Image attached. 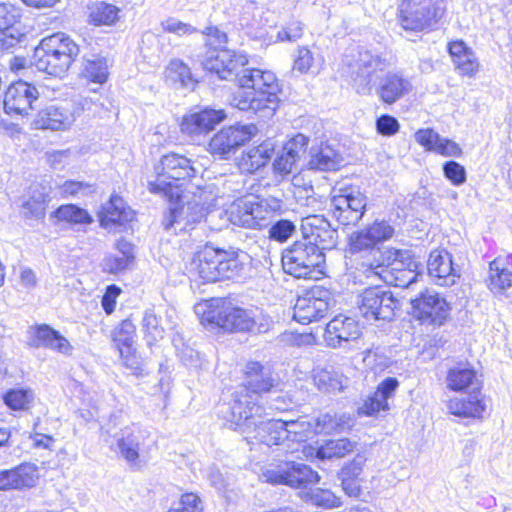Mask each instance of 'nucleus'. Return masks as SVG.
<instances>
[{
  "label": "nucleus",
  "mask_w": 512,
  "mask_h": 512,
  "mask_svg": "<svg viewBox=\"0 0 512 512\" xmlns=\"http://www.w3.org/2000/svg\"><path fill=\"white\" fill-rule=\"evenodd\" d=\"M199 38L209 55L203 60V68L221 80L234 81L241 88L252 89L245 95H237L232 106L241 111H251L261 118H270L279 105L281 88L275 74L257 68L246 67V54L229 49H220L227 42V36L217 27H208L200 32Z\"/></svg>",
  "instance_id": "nucleus-1"
},
{
  "label": "nucleus",
  "mask_w": 512,
  "mask_h": 512,
  "mask_svg": "<svg viewBox=\"0 0 512 512\" xmlns=\"http://www.w3.org/2000/svg\"><path fill=\"white\" fill-rule=\"evenodd\" d=\"M446 388L463 393L466 397H453L447 402L448 411L457 417L481 418L486 410L485 397L482 393V381L477 371L469 363H457L450 367L445 378Z\"/></svg>",
  "instance_id": "nucleus-2"
},
{
  "label": "nucleus",
  "mask_w": 512,
  "mask_h": 512,
  "mask_svg": "<svg viewBox=\"0 0 512 512\" xmlns=\"http://www.w3.org/2000/svg\"><path fill=\"white\" fill-rule=\"evenodd\" d=\"M195 313L200 323L208 330L224 332H252L256 326V315L251 309H244L222 299H211L197 304Z\"/></svg>",
  "instance_id": "nucleus-3"
},
{
  "label": "nucleus",
  "mask_w": 512,
  "mask_h": 512,
  "mask_svg": "<svg viewBox=\"0 0 512 512\" xmlns=\"http://www.w3.org/2000/svg\"><path fill=\"white\" fill-rule=\"evenodd\" d=\"M79 53L78 44L65 33L58 32L41 40L34 50L32 63L40 72L62 77Z\"/></svg>",
  "instance_id": "nucleus-4"
},
{
  "label": "nucleus",
  "mask_w": 512,
  "mask_h": 512,
  "mask_svg": "<svg viewBox=\"0 0 512 512\" xmlns=\"http://www.w3.org/2000/svg\"><path fill=\"white\" fill-rule=\"evenodd\" d=\"M285 273L303 279H319L324 275L326 257L316 244L297 240L282 252Z\"/></svg>",
  "instance_id": "nucleus-5"
},
{
  "label": "nucleus",
  "mask_w": 512,
  "mask_h": 512,
  "mask_svg": "<svg viewBox=\"0 0 512 512\" xmlns=\"http://www.w3.org/2000/svg\"><path fill=\"white\" fill-rule=\"evenodd\" d=\"M283 203L276 197L249 195L236 199L227 211L230 222L234 225L261 229L266 227L269 219L282 210Z\"/></svg>",
  "instance_id": "nucleus-6"
},
{
  "label": "nucleus",
  "mask_w": 512,
  "mask_h": 512,
  "mask_svg": "<svg viewBox=\"0 0 512 512\" xmlns=\"http://www.w3.org/2000/svg\"><path fill=\"white\" fill-rule=\"evenodd\" d=\"M343 61L350 68L356 90L361 95H370L378 79L377 73L390 66L385 57L364 46L350 49Z\"/></svg>",
  "instance_id": "nucleus-7"
},
{
  "label": "nucleus",
  "mask_w": 512,
  "mask_h": 512,
  "mask_svg": "<svg viewBox=\"0 0 512 512\" xmlns=\"http://www.w3.org/2000/svg\"><path fill=\"white\" fill-rule=\"evenodd\" d=\"M218 413L231 429L246 436L251 434L256 420L262 417L264 408L258 404L254 395L247 393L246 388H237L229 402L219 405Z\"/></svg>",
  "instance_id": "nucleus-8"
},
{
  "label": "nucleus",
  "mask_w": 512,
  "mask_h": 512,
  "mask_svg": "<svg viewBox=\"0 0 512 512\" xmlns=\"http://www.w3.org/2000/svg\"><path fill=\"white\" fill-rule=\"evenodd\" d=\"M150 432L138 425L126 426L114 433L102 427L100 437L110 450L119 454L130 465L137 464L141 453H144L152 442Z\"/></svg>",
  "instance_id": "nucleus-9"
},
{
  "label": "nucleus",
  "mask_w": 512,
  "mask_h": 512,
  "mask_svg": "<svg viewBox=\"0 0 512 512\" xmlns=\"http://www.w3.org/2000/svg\"><path fill=\"white\" fill-rule=\"evenodd\" d=\"M194 265H196L199 277L205 282L233 278L242 269L236 258L231 257L226 251L208 244L196 251Z\"/></svg>",
  "instance_id": "nucleus-10"
},
{
  "label": "nucleus",
  "mask_w": 512,
  "mask_h": 512,
  "mask_svg": "<svg viewBox=\"0 0 512 512\" xmlns=\"http://www.w3.org/2000/svg\"><path fill=\"white\" fill-rule=\"evenodd\" d=\"M259 477L263 482L292 488H304L320 480L318 473L311 467L293 460L271 463L261 469Z\"/></svg>",
  "instance_id": "nucleus-11"
},
{
  "label": "nucleus",
  "mask_w": 512,
  "mask_h": 512,
  "mask_svg": "<svg viewBox=\"0 0 512 512\" xmlns=\"http://www.w3.org/2000/svg\"><path fill=\"white\" fill-rule=\"evenodd\" d=\"M445 10V0H404L400 10L401 26L413 31L433 28Z\"/></svg>",
  "instance_id": "nucleus-12"
},
{
  "label": "nucleus",
  "mask_w": 512,
  "mask_h": 512,
  "mask_svg": "<svg viewBox=\"0 0 512 512\" xmlns=\"http://www.w3.org/2000/svg\"><path fill=\"white\" fill-rule=\"evenodd\" d=\"M412 317L421 325L440 327L448 320L451 306L446 298L433 289H425L410 300Z\"/></svg>",
  "instance_id": "nucleus-13"
},
{
  "label": "nucleus",
  "mask_w": 512,
  "mask_h": 512,
  "mask_svg": "<svg viewBox=\"0 0 512 512\" xmlns=\"http://www.w3.org/2000/svg\"><path fill=\"white\" fill-rule=\"evenodd\" d=\"M358 307L361 315L368 321H391L401 304L390 290L376 286L367 288L360 294Z\"/></svg>",
  "instance_id": "nucleus-14"
},
{
  "label": "nucleus",
  "mask_w": 512,
  "mask_h": 512,
  "mask_svg": "<svg viewBox=\"0 0 512 512\" xmlns=\"http://www.w3.org/2000/svg\"><path fill=\"white\" fill-rule=\"evenodd\" d=\"M366 200L358 188H342L331 197V211L340 224L356 225L364 215Z\"/></svg>",
  "instance_id": "nucleus-15"
},
{
  "label": "nucleus",
  "mask_w": 512,
  "mask_h": 512,
  "mask_svg": "<svg viewBox=\"0 0 512 512\" xmlns=\"http://www.w3.org/2000/svg\"><path fill=\"white\" fill-rule=\"evenodd\" d=\"M257 133L254 124L235 125L223 128L209 142L212 154L228 158L238 147L244 145Z\"/></svg>",
  "instance_id": "nucleus-16"
},
{
  "label": "nucleus",
  "mask_w": 512,
  "mask_h": 512,
  "mask_svg": "<svg viewBox=\"0 0 512 512\" xmlns=\"http://www.w3.org/2000/svg\"><path fill=\"white\" fill-rule=\"evenodd\" d=\"M37 88L25 81L19 80L12 83L4 94V110L8 115H28L34 109V103L38 101Z\"/></svg>",
  "instance_id": "nucleus-17"
},
{
  "label": "nucleus",
  "mask_w": 512,
  "mask_h": 512,
  "mask_svg": "<svg viewBox=\"0 0 512 512\" xmlns=\"http://www.w3.org/2000/svg\"><path fill=\"white\" fill-rule=\"evenodd\" d=\"M302 239L316 244L321 252L331 250L337 245V230L321 215H311L302 219Z\"/></svg>",
  "instance_id": "nucleus-18"
},
{
  "label": "nucleus",
  "mask_w": 512,
  "mask_h": 512,
  "mask_svg": "<svg viewBox=\"0 0 512 512\" xmlns=\"http://www.w3.org/2000/svg\"><path fill=\"white\" fill-rule=\"evenodd\" d=\"M329 293L313 289L299 297L293 308V318L301 324H309L325 317L329 310Z\"/></svg>",
  "instance_id": "nucleus-19"
},
{
  "label": "nucleus",
  "mask_w": 512,
  "mask_h": 512,
  "mask_svg": "<svg viewBox=\"0 0 512 512\" xmlns=\"http://www.w3.org/2000/svg\"><path fill=\"white\" fill-rule=\"evenodd\" d=\"M394 232V228L389 222L376 220L371 225L351 235L350 250L352 253H357L369 249H377L376 245L391 239Z\"/></svg>",
  "instance_id": "nucleus-20"
},
{
  "label": "nucleus",
  "mask_w": 512,
  "mask_h": 512,
  "mask_svg": "<svg viewBox=\"0 0 512 512\" xmlns=\"http://www.w3.org/2000/svg\"><path fill=\"white\" fill-rule=\"evenodd\" d=\"M360 335L361 330L357 321L347 316L338 315L327 324L324 340L328 346L338 348L358 339Z\"/></svg>",
  "instance_id": "nucleus-21"
},
{
  "label": "nucleus",
  "mask_w": 512,
  "mask_h": 512,
  "mask_svg": "<svg viewBox=\"0 0 512 512\" xmlns=\"http://www.w3.org/2000/svg\"><path fill=\"white\" fill-rule=\"evenodd\" d=\"M38 479V466L24 462L12 469L0 471V491L30 489L36 486Z\"/></svg>",
  "instance_id": "nucleus-22"
},
{
  "label": "nucleus",
  "mask_w": 512,
  "mask_h": 512,
  "mask_svg": "<svg viewBox=\"0 0 512 512\" xmlns=\"http://www.w3.org/2000/svg\"><path fill=\"white\" fill-rule=\"evenodd\" d=\"M284 419H265L264 416L256 420L251 434L246 435L248 443L264 444L267 447L283 445L287 439L285 435Z\"/></svg>",
  "instance_id": "nucleus-23"
},
{
  "label": "nucleus",
  "mask_w": 512,
  "mask_h": 512,
  "mask_svg": "<svg viewBox=\"0 0 512 512\" xmlns=\"http://www.w3.org/2000/svg\"><path fill=\"white\" fill-rule=\"evenodd\" d=\"M20 10L10 3H0V50L6 51L15 47L24 37L17 27Z\"/></svg>",
  "instance_id": "nucleus-24"
},
{
  "label": "nucleus",
  "mask_w": 512,
  "mask_h": 512,
  "mask_svg": "<svg viewBox=\"0 0 512 512\" xmlns=\"http://www.w3.org/2000/svg\"><path fill=\"white\" fill-rule=\"evenodd\" d=\"M427 269L429 276L439 286H451L459 278L452 256L446 250H433L428 258Z\"/></svg>",
  "instance_id": "nucleus-25"
},
{
  "label": "nucleus",
  "mask_w": 512,
  "mask_h": 512,
  "mask_svg": "<svg viewBox=\"0 0 512 512\" xmlns=\"http://www.w3.org/2000/svg\"><path fill=\"white\" fill-rule=\"evenodd\" d=\"M374 88L379 99L391 105L411 92L412 83L401 72H388Z\"/></svg>",
  "instance_id": "nucleus-26"
},
{
  "label": "nucleus",
  "mask_w": 512,
  "mask_h": 512,
  "mask_svg": "<svg viewBox=\"0 0 512 512\" xmlns=\"http://www.w3.org/2000/svg\"><path fill=\"white\" fill-rule=\"evenodd\" d=\"M134 211L126 207L124 200L119 196H111L110 200L103 206L100 213V224L110 231H122V227L133 221Z\"/></svg>",
  "instance_id": "nucleus-27"
},
{
  "label": "nucleus",
  "mask_w": 512,
  "mask_h": 512,
  "mask_svg": "<svg viewBox=\"0 0 512 512\" xmlns=\"http://www.w3.org/2000/svg\"><path fill=\"white\" fill-rule=\"evenodd\" d=\"M398 387L399 381L396 378L384 379L379 383L376 391L358 408V413L365 416H377L381 411H388V399L394 395Z\"/></svg>",
  "instance_id": "nucleus-28"
},
{
  "label": "nucleus",
  "mask_w": 512,
  "mask_h": 512,
  "mask_svg": "<svg viewBox=\"0 0 512 512\" xmlns=\"http://www.w3.org/2000/svg\"><path fill=\"white\" fill-rule=\"evenodd\" d=\"M29 333V345L32 347L50 348L66 355L72 352L69 341L49 325H37L32 327Z\"/></svg>",
  "instance_id": "nucleus-29"
},
{
  "label": "nucleus",
  "mask_w": 512,
  "mask_h": 512,
  "mask_svg": "<svg viewBox=\"0 0 512 512\" xmlns=\"http://www.w3.org/2000/svg\"><path fill=\"white\" fill-rule=\"evenodd\" d=\"M136 327L131 320H123L112 333V339L115 342L123 363L128 368H137L134 352V338Z\"/></svg>",
  "instance_id": "nucleus-30"
},
{
  "label": "nucleus",
  "mask_w": 512,
  "mask_h": 512,
  "mask_svg": "<svg viewBox=\"0 0 512 512\" xmlns=\"http://www.w3.org/2000/svg\"><path fill=\"white\" fill-rule=\"evenodd\" d=\"M270 368L259 362H249L246 366V383L238 388H246L247 393L254 395L258 401L261 393L269 392L275 385Z\"/></svg>",
  "instance_id": "nucleus-31"
},
{
  "label": "nucleus",
  "mask_w": 512,
  "mask_h": 512,
  "mask_svg": "<svg viewBox=\"0 0 512 512\" xmlns=\"http://www.w3.org/2000/svg\"><path fill=\"white\" fill-rule=\"evenodd\" d=\"M274 152V143L271 140L264 141L256 147L249 148L242 154L239 160V168L244 173L253 174L271 160Z\"/></svg>",
  "instance_id": "nucleus-32"
},
{
  "label": "nucleus",
  "mask_w": 512,
  "mask_h": 512,
  "mask_svg": "<svg viewBox=\"0 0 512 512\" xmlns=\"http://www.w3.org/2000/svg\"><path fill=\"white\" fill-rule=\"evenodd\" d=\"M342 161L341 155L331 145L321 144L310 149L307 167L315 171H335Z\"/></svg>",
  "instance_id": "nucleus-33"
},
{
  "label": "nucleus",
  "mask_w": 512,
  "mask_h": 512,
  "mask_svg": "<svg viewBox=\"0 0 512 512\" xmlns=\"http://www.w3.org/2000/svg\"><path fill=\"white\" fill-rule=\"evenodd\" d=\"M73 121L72 114L65 108L49 105L41 109L33 121L36 129L61 130Z\"/></svg>",
  "instance_id": "nucleus-34"
},
{
  "label": "nucleus",
  "mask_w": 512,
  "mask_h": 512,
  "mask_svg": "<svg viewBox=\"0 0 512 512\" xmlns=\"http://www.w3.org/2000/svg\"><path fill=\"white\" fill-rule=\"evenodd\" d=\"M218 197V190L214 183H194V223L205 217L211 207L215 206Z\"/></svg>",
  "instance_id": "nucleus-35"
},
{
  "label": "nucleus",
  "mask_w": 512,
  "mask_h": 512,
  "mask_svg": "<svg viewBox=\"0 0 512 512\" xmlns=\"http://www.w3.org/2000/svg\"><path fill=\"white\" fill-rule=\"evenodd\" d=\"M190 163L188 158L172 153L161 158L160 165L156 170L161 169V175L159 176L161 178L167 175L172 180H181L185 176H189V171L192 170Z\"/></svg>",
  "instance_id": "nucleus-36"
},
{
  "label": "nucleus",
  "mask_w": 512,
  "mask_h": 512,
  "mask_svg": "<svg viewBox=\"0 0 512 512\" xmlns=\"http://www.w3.org/2000/svg\"><path fill=\"white\" fill-rule=\"evenodd\" d=\"M367 254L359 263V270H361L366 277H377L385 282V276L388 275L389 266L386 263L384 250L369 249L366 250Z\"/></svg>",
  "instance_id": "nucleus-37"
},
{
  "label": "nucleus",
  "mask_w": 512,
  "mask_h": 512,
  "mask_svg": "<svg viewBox=\"0 0 512 512\" xmlns=\"http://www.w3.org/2000/svg\"><path fill=\"white\" fill-rule=\"evenodd\" d=\"M82 74L88 80L102 84L106 82L109 72L107 59L100 54L83 56Z\"/></svg>",
  "instance_id": "nucleus-38"
},
{
  "label": "nucleus",
  "mask_w": 512,
  "mask_h": 512,
  "mask_svg": "<svg viewBox=\"0 0 512 512\" xmlns=\"http://www.w3.org/2000/svg\"><path fill=\"white\" fill-rule=\"evenodd\" d=\"M313 381L318 390L331 393L342 391L347 378L334 370L316 368L313 370Z\"/></svg>",
  "instance_id": "nucleus-39"
},
{
  "label": "nucleus",
  "mask_w": 512,
  "mask_h": 512,
  "mask_svg": "<svg viewBox=\"0 0 512 512\" xmlns=\"http://www.w3.org/2000/svg\"><path fill=\"white\" fill-rule=\"evenodd\" d=\"M490 289L502 292L512 286V269L508 268L505 260L497 258L490 262Z\"/></svg>",
  "instance_id": "nucleus-40"
},
{
  "label": "nucleus",
  "mask_w": 512,
  "mask_h": 512,
  "mask_svg": "<svg viewBox=\"0 0 512 512\" xmlns=\"http://www.w3.org/2000/svg\"><path fill=\"white\" fill-rule=\"evenodd\" d=\"M226 118L224 110L204 108L194 112V138L202 133H208Z\"/></svg>",
  "instance_id": "nucleus-41"
},
{
  "label": "nucleus",
  "mask_w": 512,
  "mask_h": 512,
  "mask_svg": "<svg viewBox=\"0 0 512 512\" xmlns=\"http://www.w3.org/2000/svg\"><path fill=\"white\" fill-rule=\"evenodd\" d=\"M356 442L348 438L330 439L325 441L316 451V457L320 460L342 458L354 451Z\"/></svg>",
  "instance_id": "nucleus-42"
},
{
  "label": "nucleus",
  "mask_w": 512,
  "mask_h": 512,
  "mask_svg": "<svg viewBox=\"0 0 512 512\" xmlns=\"http://www.w3.org/2000/svg\"><path fill=\"white\" fill-rule=\"evenodd\" d=\"M192 80L190 67L179 59H173L165 69V82L175 89L186 87Z\"/></svg>",
  "instance_id": "nucleus-43"
},
{
  "label": "nucleus",
  "mask_w": 512,
  "mask_h": 512,
  "mask_svg": "<svg viewBox=\"0 0 512 512\" xmlns=\"http://www.w3.org/2000/svg\"><path fill=\"white\" fill-rule=\"evenodd\" d=\"M285 435L287 441L294 443L305 442L313 433L312 418L307 416L299 417L296 420H285Z\"/></svg>",
  "instance_id": "nucleus-44"
},
{
  "label": "nucleus",
  "mask_w": 512,
  "mask_h": 512,
  "mask_svg": "<svg viewBox=\"0 0 512 512\" xmlns=\"http://www.w3.org/2000/svg\"><path fill=\"white\" fill-rule=\"evenodd\" d=\"M48 201L49 195L45 191L44 187H32L29 199L22 205L24 209V215L26 217H33L36 219L43 218Z\"/></svg>",
  "instance_id": "nucleus-45"
},
{
  "label": "nucleus",
  "mask_w": 512,
  "mask_h": 512,
  "mask_svg": "<svg viewBox=\"0 0 512 512\" xmlns=\"http://www.w3.org/2000/svg\"><path fill=\"white\" fill-rule=\"evenodd\" d=\"M180 180L167 182L164 178L158 177L156 181L149 182V191L154 194L164 195L171 203L180 204L183 197Z\"/></svg>",
  "instance_id": "nucleus-46"
},
{
  "label": "nucleus",
  "mask_w": 512,
  "mask_h": 512,
  "mask_svg": "<svg viewBox=\"0 0 512 512\" xmlns=\"http://www.w3.org/2000/svg\"><path fill=\"white\" fill-rule=\"evenodd\" d=\"M53 214L59 221H64L69 224L85 225L93 222L92 216L85 209L74 204L61 205Z\"/></svg>",
  "instance_id": "nucleus-47"
},
{
  "label": "nucleus",
  "mask_w": 512,
  "mask_h": 512,
  "mask_svg": "<svg viewBox=\"0 0 512 512\" xmlns=\"http://www.w3.org/2000/svg\"><path fill=\"white\" fill-rule=\"evenodd\" d=\"M386 263L389 268L399 270L400 268H418V263L413 252L409 249L387 248L384 250Z\"/></svg>",
  "instance_id": "nucleus-48"
},
{
  "label": "nucleus",
  "mask_w": 512,
  "mask_h": 512,
  "mask_svg": "<svg viewBox=\"0 0 512 512\" xmlns=\"http://www.w3.org/2000/svg\"><path fill=\"white\" fill-rule=\"evenodd\" d=\"M160 321L161 320L156 316L153 310L148 309L145 311L142 320V329L145 340L150 346L164 338L165 329Z\"/></svg>",
  "instance_id": "nucleus-49"
},
{
  "label": "nucleus",
  "mask_w": 512,
  "mask_h": 512,
  "mask_svg": "<svg viewBox=\"0 0 512 512\" xmlns=\"http://www.w3.org/2000/svg\"><path fill=\"white\" fill-rule=\"evenodd\" d=\"M118 8L105 2H97L90 8V21L95 25H110L118 18Z\"/></svg>",
  "instance_id": "nucleus-50"
},
{
  "label": "nucleus",
  "mask_w": 512,
  "mask_h": 512,
  "mask_svg": "<svg viewBox=\"0 0 512 512\" xmlns=\"http://www.w3.org/2000/svg\"><path fill=\"white\" fill-rule=\"evenodd\" d=\"M418 268H400L399 270H393L389 268L388 275L385 276V283L394 285L395 287L408 288L417 281Z\"/></svg>",
  "instance_id": "nucleus-51"
},
{
  "label": "nucleus",
  "mask_w": 512,
  "mask_h": 512,
  "mask_svg": "<svg viewBox=\"0 0 512 512\" xmlns=\"http://www.w3.org/2000/svg\"><path fill=\"white\" fill-rule=\"evenodd\" d=\"M4 403L12 410H26L34 399L33 392L27 389H11L5 393Z\"/></svg>",
  "instance_id": "nucleus-52"
},
{
  "label": "nucleus",
  "mask_w": 512,
  "mask_h": 512,
  "mask_svg": "<svg viewBox=\"0 0 512 512\" xmlns=\"http://www.w3.org/2000/svg\"><path fill=\"white\" fill-rule=\"evenodd\" d=\"M296 232V225L288 219H280L274 222L269 230L268 237L270 240L284 243L290 239Z\"/></svg>",
  "instance_id": "nucleus-53"
},
{
  "label": "nucleus",
  "mask_w": 512,
  "mask_h": 512,
  "mask_svg": "<svg viewBox=\"0 0 512 512\" xmlns=\"http://www.w3.org/2000/svg\"><path fill=\"white\" fill-rule=\"evenodd\" d=\"M316 59L313 52L306 46L297 49L294 56L293 70L301 74L308 73L315 67Z\"/></svg>",
  "instance_id": "nucleus-54"
},
{
  "label": "nucleus",
  "mask_w": 512,
  "mask_h": 512,
  "mask_svg": "<svg viewBox=\"0 0 512 512\" xmlns=\"http://www.w3.org/2000/svg\"><path fill=\"white\" fill-rule=\"evenodd\" d=\"M132 262L128 256L116 254L105 257L101 265L104 272L117 274L126 270Z\"/></svg>",
  "instance_id": "nucleus-55"
},
{
  "label": "nucleus",
  "mask_w": 512,
  "mask_h": 512,
  "mask_svg": "<svg viewBox=\"0 0 512 512\" xmlns=\"http://www.w3.org/2000/svg\"><path fill=\"white\" fill-rule=\"evenodd\" d=\"M207 478L210 484L215 487L228 501L234 500L236 493L233 489H229V483L218 470L211 468L207 474Z\"/></svg>",
  "instance_id": "nucleus-56"
},
{
  "label": "nucleus",
  "mask_w": 512,
  "mask_h": 512,
  "mask_svg": "<svg viewBox=\"0 0 512 512\" xmlns=\"http://www.w3.org/2000/svg\"><path fill=\"white\" fill-rule=\"evenodd\" d=\"M444 176L455 186H460L466 181L464 166L456 161H447L443 165Z\"/></svg>",
  "instance_id": "nucleus-57"
},
{
  "label": "nucleus",
  "mask_w": 512,
  "mask_h": 512,
  "mask_svg": "<svg viewBox=\"0 0 512 512\" xmlns=\"http://www.w3.org/2000/svg\"><path fill=\"white\" fill-rule=\"evenodd\" d=\"M304 25L301 21L292 19L285 27L277 33V39L280 41H296L303 36Z\"/></svg>",
  "instance_id": "nucleus-58"
},
{
  "label": "nucleus",
  "mask_w": 512,
  "mask_h": 512,
  "mask_svg": "<svg viewBox=\"0 0 512 512\" xmlns=\"http://www.w3.org/2000/svg\"><path fill=\"white\" fill-rule=\"evenodd\" d=\"M453 62L457 70L463 75H472L479 67L478 61L470 49L458 58H455Z\"/></svg>",
  "instance_id": "nucleus-59"
},
{
  "label": "nucleus",
  "mask_w": 512,
  "mask_h": 512,
  "mask_svg": "<svg viewBox=\"0 0 512 512\" xmlns=\"http://www.w3.org/2000/svg\"><path fill=\"white\" fill-rule=\"evenodd\" d=\"M298 161L299 160L297 157L283 150L282 153L278 155L273 162L274 172L282 176L288 175L292 173L293 168Z\"/></svg>",
  "instance_id": "nucleus-60"
},
{
  "label": "nucleus",
  "mask_w": 512,
  "mask_h": 512,
  "mask_svg": "<svg viewBox=\"0 0 512 512\" xmlns=\"http://www.w3.org/2000/svg\"><path fill=\"white\" fill-rule=\"evenodd\" d=\"M91 192H92L91 185L88 183H85V182L69 180V181H65L60 186V193H61V195L65 196V197L79 196V195L85 196Z\"/></svg>",
  "instance_id": "nucleus-61"
},
{
  "label": "nucleus",
  "mask_w": 512,
  "mask_h": 512,
  "mask_svg": "<svg viewBox=\"0 0 512 512\" xmlns=\"http://www.w3.org/2000/svg\"><path fill=\"white\" fill-rule=\"evenodd\" d=\"M312 421L314 434L332 433L337 430V424L335 422L337 419H335L334 415L329 413L322 414L316 419H312Z\"/></svg>",
  "instance_id": "nucleus-62"
},
{
  "label": "nucleus",
  "mask_w": 512,
  "mask_h": 512,
  "mask_svg": "<svg viewBox=\"0 0 512 512\" xmlns=\"http://www.w3.org/2000/svg\"><path fill=\"white\" fill-rule=\"evenodd\" d=\"M398 120L390 115H382L376 120V128L379 134L384 136H392L399 131Z\"/></svg>",
  "instance_id": "nucleus-63"
},
{
  "label": "nucleus",
  "mask_w": 512,
  "mask_h": 512,
  "mask_svg": "<svg viewBox=\"0 0 512 512\" xmlns=\"http://www.w3.org/2000/svg\"><path fill=\"white\" fill-rule=\"evenodd\" d=\"M312 501L317 506H322L326 508H334L340 505V500L337 498L331 491L317 489L312 493Z\"/></svg>",
  "instance_id": "nucleus-64"
}]
</instances>
